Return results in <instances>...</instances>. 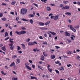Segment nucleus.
<instances>
[{
    "label": "nucleus",
    "mask_w": 80,
    "mask_h": 80,
    "mask_svg": "<svg viewBox=\"0 0 80 80\" xmlns=\"http://www.w3.org/2000/svg\"><path fill=\"white\" fill-rule=\"evenodd\" d=\"M22 21H26V22H28V20H26L24 18H22Z\"/></svg>",
    "instance_id": "29"
},
{
    "label": "nucleus",
    "mask_w": 80,
    "mask_h": 80,
    "mask_svg": "<svg viewBox=\"0 0 80 80\" xmlns=\"http://www.w3.org/2000/svg\"><path fill=\"white\" fill-rule=\"evenodd\" d=\"M55 47H56V48L57 49H58V48H60V47L58 46H55Z\"/></svg>",
    "instance_id": "54"
},
{
    "label": "nucleus",
    "mask_w": 80,
    "mask_h": 80,
    "mask_svg": "<svg viewBox=\"0 0 80 80\" xmlns=\"http://www.w3.org/2000/svg\"><path fill=\"white\" fill-rule=\"evenodd\" d=\"M43 55H44L45 57H47V56L48 55V54H47V53H46L45 52H43Z\"/></svg>",
    "instance_id": "26"
},
{
    "label": "nucleus",
    "mask_w": 80,
    "mask_h": 80,
    "mask_svg": "<svg viewBox=\"0 0 80 80\" xmlns=\"http://www.w3.org/2000/svg\"><path fill=\"white\" fill-rule=\"evenodd\" d=\"M79 27H80L79 25H78L74 27V28H78Z\"/></svg>",
    "instance_id": "46"
},
{
    "label": "nucleus",
    "mask_w": 80,
    "mask_h": 80,
    "mask_svg": "<svg viewBox=\"0 0 80 80\" xmlns=\"http://www.w3.org/2000/svg\"><path fill=\"white\" fill-rule=\"evenodd\" d=\"M2 50H4V51H5V50H6V48H5V46H4L2 48Z\"/></svg>",
    "instance_id": "32"
},
{
    "label": "nucleus",
    "mask_w": 80,
    "mask_h": 80,
    "mask_svg": "<svg viewBox=\"0 0 80 80\" xmlns=\"http://www.w3.org/2000/svg\"><path fill=\"white\" fill-rule=\"evenodd\" d=\"M3 15V13H0V17H2Z\"/></svg>",
    "instance_id": "45"
},
{
    "label": "nucleus",
    "mask_w": 80,
    "mask_h": 80,
    "mask_svg": "<svg viewBox=\"0 0 80 80\" xmlns=\"http://www.w3.org/2000/svg\"><path fill=\"white\" fill-rule=\"evenodd\" d=\"M21 34H24L26 33V31H21Z\"/></svg>",
    "instance_id": "19"
},
{
    "label": "nucleus",
    "mask_w": 80,
    "mask_h": 80,
    "mask_svg": "<svg viewBox=\"0 0 80 80\" xmlns=\"http://www.w3.org/2000/svg\"><path fill=\"white\" fill-rule=\"evenodd\" d=\"M50 33H52L53 35H56V33H55L54 32H52L51 31L49 32Z\"/></svg>",
    "instance_id": "22"
},
{
    "label": "nucleus",
    "mask_w": 80,
    "mask_h": 80,
    "mask_svg": "<svg viewBox=\"0 0 80 80\" xmlns=\"http://www.w3.org/2000/svg\"><path fill=\"white\" fill-rule=\"evenodd\" d=\"M65 15H68L69 16H70L71 15V12H67L65 13Z\"/></svg>",
    "instance_id": "14"
},
{
    "label": "nucleus",
    "mask_w": 80,
    "mask_h": 80,
    "mask_svg": "<svg viewBox=\"0 0 80 80\" xmlns=\"http://www.w3.org/2000/svg\"><path fill=\"white\" fill-rule=\"evenodd\" d=\"M28 45H33L34 44H33V42H29L28 43Z\"/></svg>",
    "instance_id": "10"
},
{
    "label": "nucleus",
    "mask_w": 80,
    "mask_h": 80,
    "mask_svg": "<svg viewBox=\"0 0 80 80\" xmlns=\"http://www.w3.org/2000/svg\"><path fill=\"white\" fill-rule=\"evenodd\" d=\"M67 54H69V55H70L72 53V51H70L69 50H68L67 51Z\"/></svg>",
    "instance_id": "8"
},
{
    "label": "nucleus",
    "mask_w": 80,
    "mask_h": 80,
    "mask_svg": "<svg viewBox=\"0 0 80 80\" xmlns=\"http://www.w3.org/2000/svg\"><path fill=\"white\" fill-rule=\"evenodd\" d=\"M29 17H35V15L33 14H29Z\"/></svg>",
    "instance_id": "33"
},
{
    "label": "nucleus",
    "mask_w": 80,
    "mask_h": 80,
    "mask_svg": "<svg viewBox=\"0 0 80 80\" xmlns=\"http://www.w3.org/2000/svg\"><path fill=\"white\" fill-rule=\"evenodd\" d=\"M15 62H13L11 64L9 65V66L12 67V66H15Z\"/></svg>",
    "instance_id": "7"
},
{
    "label": "nucleus",
    "mask_w": 80,
    "mask_h": 80,
    "mask_svg": "<svg viewBox=\"0 0 80 80\" xmlns=\"http://www.w3.org/2000/svg\"><path fill=\"white\" fill-rule=\"evenodd\" d=\"M77 4H78V5H79L80 6V2H78L77 3Z\"/></svg>",
    "instance_id": "64"
},
{
    "label": "nucleus",
    "mask_w": 80,
    "mask_h": 80,
    "mask_svg": "<svg viewBox=\"0 0 80 80\" xmlns=\"http://www.w3.org/2000/svg\"><path fill=\"white\" fill-rule=\"evenodd\" d=\"M18 53H22V51H18Z\"/></svg>",
    "instance_id": "55"
},
{
    "label": "nucleus",
    "mask_w": 80,
    "mask_h": 80,
    "mask_svg": "<svg viewBox=\"0 0 80 80\" xmlns=\"http://www.w3.org/2000/svg\"><path fill=\"white\" fill-rule=\"evenodd\" d=\"M71 66H72V64H69L67 65V66L68 67H71Z\"/></svg>",
    "instance_id": "50"
},
{
    "label": "nucleus",
    "mask_w": 80,
    "mask_h": 80,
    "mask_svg": "<svg viewBox=\"0 0 80 80\" xmlns=\"http://www.w3.org/2000/svg\"><path fill=\"white\" fill-rule=\"evenodd\" d=\"M17 51H19V50H21V48L20 46H17Z\"/></svg>",
    "instance_id": "24"
},
{
    "label": "nucleus",
    "mask_w": 80,
    "mask_h": 80,
    "mask_svg": "<svg viewBox=\"0 0 80 80\" xmlns=\"http://www.w3.org/2000/svg\"><path fill=\"white\" fill-rule=\"evenodd\" d=\"M64 33L65 36H68V37H70V35H71V33L68 32H65Z\"/></svg>",
    "instance_id": "5"
},
{
    "label": "nucleus",
    "mask_w": 80,
    "mask_h": 80,
    "mask_svg": "<svg viewBox=\"0 0 80 80\" xmlns=\"http://www.w3.org/2000/svg\"><path fill=\"white\" fill-rule=\"evenodd\" d=\"M59 70H64V68L63 67V66H61L59 68Z\"/></svg>",
    "instance_id": "28"
},
{
    "label": "nucleus",
    "mask_w": 80,
    "mask_h": 80,
    "mask_svg": "<svg viewBox=\"0 0 80 80\" xmlns=\"http://www.w3.org/2000/svg\"><path fill=\"white\" fill-rule=\"evenodd\" d=\"M2 5H5V6H6V5H7V4L5 3H2Z\"/></svg>",
    "instance_id": "63"
},
{
    "label": "nucleus",
    "mask_w": 80,
    "mask_h": 80,
    "mask_svg": "<svg viewBox=\"0 0 80 80\" xmlns=\"http://www.w3.org/2000/svg\"><path fill=\"white\" fill-rule=\"evenodd\" d=\"M70 7L68 6H66L64 7H63L62 9L63 10H68Z\"/></svg>",
    "instance_id": "3"
},
{
    "label": "nucleus",
    "mask_w": 80,
    "mask_h": 80,
    "mask_svg": "<svg viewBox=\"0 0 80 80\" xmlns=\"http://www.w3.org/2000/svg\"><path fill=\"white\" fill-rule=\"evenodd\" d=\"M47 65L48 66L47 67V68H49V67H50V65L48 64H47Z\"/></svg>",
    "instance_id": "49"
},
{
    "label": "nucleus",
    "mask_w": 80,
    "mask_h": 80,
    "mask_svg": "<svg viewBox=\"0 0 80 80\" xmlns=\"http://www.w3.org/2000/svg\"><path fill=\"white\" fill-rule=\"evenodd\" d=\"M18 78H12V80H17Z\"/></svg>",
    "instance_id": "39"
},
{
    "label": "nucleus",
    "mask_w": 80,
    "mask_h": 80,
    "mask_svg": "<svg viewBox=\"0 0 80 80\" xmlns=\"http://www.w3.org/2000/svg\"><path fill=\"white\" fill-rule=\"evenodd\" d=\"M42 2H44V3H46V2H47V0H41Z\"/></svg>",
    "instance_id": "44"
},
{
    "label": "nucleus",
    "mask_w": 80,
    "mask_h": 80,
    "mask_svg": "<svg viewBox=\"0 0 80 80\" xmlns=\"http://www.w3.org/2000/svg\"><path fill=\"white\" fill-rule=\"evenodd\" d=\"M12 58L14 59H15V58H17V55H13L12 56Z\"/></svg>",
    "instance_id": "27"
},
{
    "label": "nucleus",
    "mask_w": 80,
    "mask_h": 80,
    "mask_svg": "<svg viewBox=\"0 0 80 80\" xmlns=\"http://www.w3.org/2000/svg\"><path fill=\"white\" fill-rule=\"evenodd\" d=\"M48 69L49 72H50V73L52 72V69H50V68H48Z\"/></svg>",
    "instance_id": "37"
},
{
    "label": "nucleus",
    "mask_w": 80,
    "mask_h": 80,
    "mask_svg": "<svg viewBox=\"0 0 80 80\" xmlns=\"http://www.w3.org/2000/svg\"><path fill=\"white\" fill-rule=\"evenodd\" d=\"M31 79H35L36 80H38L37 78L35 77L31 76Z\"/></svg>",
    "instance_id": "9"
},
{
    "label": "nucleus",
    "mask_w": 80,
    "mask_h": 80,
    "mask_svg": "<svg viewBox=\"0 0 80 80\" xmlns=\"http://www.w3.org/2000/svg\"><path fill=\"white\" fill-rule=\"evenodd\" d=\"M44 36L46 38H47V34L46 33H45L44 34Z\"/></svg>",
    "instance_id": "59"
},
{
    "label": "nucleus",
    "mask_w": 80,
    "mask_h": 80,
    "mask_svg": "<svg viewBox=\"0 0 80 80\" xmlns=\"http://www.w3.org/2000/svg\"><path fill=\"white\" fill-rule=\"evenodd\" d=\"M38 68H40L41 70H42V68L41 66H38Z\"/></svg>",
    "instance_id": "58"
},
{
    "label": "nucleus",
    "mask_w": 80,
    "mask_h": 80,
    "mask_svg": "<svg viewBox=\"0 0 80 80\" xmlns=\"http://www.w3.org/2000/svg\"><path fill=\"white\" fill-rule=\"evenodd\" d=\"M68 27H70V29L72 30H76L75 29L73 28V26L72 25H68Z\"/></svg>",
    "instance_id": "4"
},
{
    "label": "nucleus",
    "mask_w": 80,
    "mask_h": 80,
    "mask_svg": "<svg viewBox=\"0 0 80 80\" xmlns=\"http://www.w3.org/2000/svg\"><path fill=\"white\" fill-rule=\"evenodd\" d=\"M40 29H41V30H47V28L45 27H43L42 28H40Z\"/></svg>",
    "instance_id": "17"
},
{
    "label": "nucleus",
    "mask_w": 80,
    "mask_h": 80,
    "mask_svg": "<svg viewBox=\"0 0 80 80\" xmlns=\"http://www.w3.org/2000/svg\"><path fill=\"white\" fill-rule=\"evenodd\" d=\"M2 20L3 21H6V18H2Z\"/></svg>",
    "instance_id": "41"
},
{
    "label": "nucleus",
    "mask_w": 80,
    "mask_h": 80,
    "mask_svg": "<svg viewBox=\"0 0 80 80\" xmlns=\"http://www.w3.org/2000/svg\"><path fill=\"white\" fill-rule=\"evenodd\" d=\"M21 45L22 47V48L23 49H25V45L23 44H22Z\"/></svg>",
    "instance_id": "13"
},
{
    "label": "nucleus",
    "mask_w": 80,
    "mask_h": 80,
    "mask_svg": "<svg viewBox=\"0 0 80 80\" xmlns=\"http://www.w3.org/2000/svg\"><path fill=\"white\" fill-rule=\"evenodd\" d=\"M10 36L11 37H12V34H13V33H12V32L11 31L10 32Z\"/></svg>",
    "instance_id": "48"
},
{
    "label": "nucleus",
    "mask_w": 80,
    "mask_h": 80,
    "mask_svg": "<svg viewBox=\"0 0 80 80\" xmlns=\"http://www.w3.org/2000/svg\"><path fill=\"white\" fill-rule=\"evenodd\" d=\"M30 40V39L28 38L27 40H26V41L27 42H28Z\"/></svg>",
    "instance_id": "52"
},
{
    "label": "nucleus",
    "mask_w": 80,
    "mask_h": 80,
    "mask_svg": "<svg viewBox=\"0 0 80 80\" xmlns=\"http://www.w3.org/2000/svg\"><path fill=\"white\" fill-rule=\"evenodd\" d=\"M58 16H54L53 19H54V20H57V19H58Z\"/></svg>",
    "instance_id": "6"
},
{
    "label": "nucleus",
    "mask_w": 80,
    "mask_h": 80,
    "mask_svg": "<svg viewBox=\"0 0 80 80\" xmlns=\"http://www.w3.org/2000/svg\"><path fill=\"white\" fill-rule=\"evenodd\" d=\"M8 32H5V36L4 37H8Z\"/></svg>",
    "instance_id": "23"
},
{
    "label": "nucleus",
    "mask_w": 80,
    "mask_h": 80,
    "mask_svg": "<svg viewBox=\"0 0 80 80\" xmlns=\"http://www.w3.org/2000/svg\"><path fill=\"white\" fill-rule=\"evenodd\" d=\"M17 62L18 63L20 62V60L19 59H17Z\"/></svg>",
    "instance_id": "43"
},
{
    "label": "nucleus",
    "mask_w": 80,
    "mask_h": 80,
    "mask_svg": "<svg viewBox=\"0 0 80 80\" xmlns=\"http://www.w3.org/2000/svg\"><path fill=\"white\" fill-rule=\"evenodd\" d=\"M29 22L31 24H33V20L32 19H31L29 20Z\"/></svg>",
    "instance_id": "25"
},
{
    "label": "nucleus",
    "mask_w": 80,
    "mask_h": 80,
    "mask_svg": "<svg viewBox=\"0 0 80 80\" xmlns=\"http://www.w3.org/2000/svg\"><path fill=\"white\" fill-rule=\"evenodd\" d=\"M63 3H64V4H67V3H68V1H63Z\"/></svg>",
    "instance_id": "31"
},
{
    "label": "nucleus",
    "mask_w": 80,
    "mask_h": 80,
    "mask_svg": "<svg viewBox=\"0 0 80 80\" xmlns=\"http://www.w3.org/2000/svg\"><path fill=\"white\" fill-rule=\"evenodd\" d=\"M9 38H10L9 37H8V38H5V40H8V39H9Z\"/></svg>",
    "instance_id": "56"
},
{
    "label": "nucleus",
    "mask_w": 80,
    "mask_h": 80,
    "mask_svg": "<svg viewBox=\"0 0 80 80\" xmlns=\"http://www.w3.org/2000/svg\"><path fill=\"white\" fill-rule=\"evenodd\" d=\"M42 43V44H44V45H47V42L46 41H43Z\"/></svg>",
    "instance_id": "35"
},
{
    "label": "nucleus",
    "mask_w": 80,
    "mask_h": 80,
    "mask_svg": "<svg viewBox=\"0 0 80 80\" xmlns=\"http://www.w3.org/2000/svg\"><path fill=\"white\" fill-rule=\"evenodd\" d=\"M47 9L48 11H50L51 10V8L49 7H47Z\"/></svg>",
    "instance_id": "15"
},
{
    "label": "nucleus",
    "mask_w": 80,
    "mask_h": 80,
    "mask_svg": "<svg viewBox=\"0 0 80 80\" xmlns=\"http://www.w3.org/2000/svg\"><path fill=\"white\" fill-rule=\"evenodd\" d=\"M39 25L40 26H44L45 23L43 22H39Z\"/></svg>",
    "instance_id": "11"
},
{
    "label": "nucleus",
    "mask_w": 80,
    "mask_h": 80,
    "mask_svg": "<svg viewBox=\"0 0 80 80\" xmlns=\"http://www.w3.org/2000/svg\"><path fill=\"white\" fill-rule=\"evenodd\" d=\"M50 23V21H48L47 22H46V23H45V25L46 26H47Z\"/></svg>",
    "instance_id": "18"
},
{
    "label": "nucleus",
    "mask_w": 80,
    "mask_h": 80,
    "mask_svg": "<svg viewBox=\"0 0 80 80\" xmlns=\"http://www.w3.org/2000/svg\"><path fill=\"white\" fill-rule=\"evenodd\" d=\"M15 3H16V2L12 1V5H15Z\"/></svg>",
    "instance_id": "40"
},
{
    "label": "nucleus",
    "mask_w": 80,
    "mask_h": 80,
    "mask_svg": "<svg viewBox=\"0 0 80 80\" xmlns=\"http://www.w3.org/2000/svg\"><path fill=\"white\" fill-rule=\"evenodd\" d=\"M39 38H40V39H43V37H42V36H40L39 37Z\"/></svg>",
    "instance_id": "62"
},
{
    "label": "nucleus",
    "mask_w": 80,
    "mask_h": 80,
    "mask_svg": "<svg viewBox=\"0 0 80 80\" xmlns=\"http://www.w3.org/2000/svg\"><path fill=\"white\" fill-rule=\"evenodd\" d=\"M25 67H28V65H29V64L28 63H26L25 64Z\"/></svg>",
    "instance_id": "38"
},
{
    "label": "nucleus",
    "mask_w": 80,
    "mask_h": 80,
    "mask_svg": "<svg viewBox=\"0 0 80 80\" xmlns=\"http://www.w3.org/2000/svg\"><path fill=\"white\" fill-rule=\"evenodd\" d=\"M33 51L34 52H39V50L37 49V48H36L34 49H33Z\"/></svg>",
    "instance_id": "12"
},
{
    "label": "nucleus",
    "mask_w": 80,
    "mask_h": 80,
    "mask_svg": "<svg viewBox=\"0 0 80 80\" xmlns=\"http://www.w3.org/2000/svg\"><path fill=\"white\" fill-rule=\"evenodd\" d=\"M33 4L34 5V6H35L36 7H37V8H38V5H37V4L35 3H33Z\"/></svg>",
    "instance_id": "34"
},
{
    "label": "nucleus",
    "mask_w": 80,
    "mask_h": 80,
    "mask_svg": "<svg viewBox=\"0 0 80 80\" xmlns=\"http://www.w3.org/2000/svg\"><path fill=\"white\" fill-rule=\"evenodd\" d=\"M9 46H10V49L11 50H13V48L15 47L14 46H13V43H11V44L9 45Z\"/></svg>",
    "instance_id": "2"
},
{
    "label": "nucleus",
    "mask_w": 80,
    "mask_h": 80,
    "mask_svg": "<svg viewBox=\"0 0 80 80\" xmlns=\"http://www.w3.org/2000/svg\"><path fill=\"white\" fill-rule=\"evenodd\" d=\"M59 62L58 61H57L56 62H55L56 64H58L59 63Z\"/></svg>",
    "instance_id": "53"
},
{
    "label": "nucleus",
    "mask_w": 80,
    "mask_h": 80,
    "mask_svg": "<svg viewBox=\"0 0 80 80\" xmlns=\"http://www.w3.org/2000/svg\"><path fill=\"white\" fill-rule=\"evenodd\" d=\"M26 68H27V69H28V70H32V68H31L29 66L27 67Z\"/></svg>",
    "instance_id": "30"
},
{
    "label": "nucleus",
    "mask_w": 80,
    "mask_h": 80,
    "mask_svg": "<svg viewBox=\"0 0 80 80\" xmlns=\"http://www.w3.org/2000/svg\"><path fill=\"white\" fill-rule=\"evenodd\" d=\"M60 7H63V4H61L60 5Z\"/></svg>",
    "instance_id": "61"
},
{
    "label": "nucleus",
    "mask_w": 80,
    "mask_h": 80,
    "mask_svg": "<svg viewBox=\"0 0 80 80\" xmlns=\"http://www.w3.org/2000/svg\"><path fill=\"white\" fill-rule=\"evenodd\" d=\"M55 71L57 73H58V74H59V73H60V72H59L58 70L56 69L55 70Z\"/></svg>",
    "instance_id": "36"
},
{
    "label": "nucleus",
    "mask_w": 80,
    "mask_h": 80,
    "mask_svg": "<svg viewBox=\"0 0 80 80\" xmlns=\"http://www.w3.org/2000/svg\"><path fill=\"white\" fill-rule=\"evenodd\" d=\"M10 14H12V15H14V12H10Z\"/></svg>",
    "instance_id": "60"
},
{
    "label": "nucleus",
    "mask_w": 80,
    "mask_h": 80,
    "mask_svg": "<svg viewBox=\"0 0 80 80\" xmlns=\"http://www.w3.org/2000/svg\"><path fill=\"white\" fill-rule=\"evenodd\" d=\"M22 30H26V28H25V27H22Z\"/></svg>",
    "instance_id": "51"
},
{
    "label": "nucleus",
    "mask_w": 80,
    "mask_h": 80,
    "mask_svg": "<svg viewBox=\"0 0 80 80\" xmlns=\"http://www.w3.org/2000/svg\"><path fill=\"white\" fill-rule=\"evenodd\" d=\"M51 57L52 59H54V58H55V56L54 55H51Z\"/></svg>",
    "instance_id": "20"
},
{
    "label": "nucleus",
    "mask_w": 80,
    "mask_h": 80,
    "mask_svg": "<svg viewBox=\"0 0 80 80\" xmlns=\"http://www.w3.org/2000/svg\"><path fill=\"white\" fill-rule=\"evenodd\" d=\"M45 58H44V56L43 55H42L41 58V60H44Z\"/></svg>",
    "instance_id": "21"
},
{
    "label": "nucleus",
    "mask_w": 80,
    "mask_h": 80,
    "mask_svg": "<svg viewBox=\"0 0 80 80\" xmlns=\"http://www.w3.org/2000/svg\"><path fill=\"white\" fill-rule=\"evenodd\" d=\"M20 12L22 15H25L27 12V9L26 8H22L21 9Z\"/></svg>",
    "instance_id": "1"
},
{
    "label": "nucleus",
    "mask_w": 80,
    "mask_h": 80,
    "mask_svg": "<svg viewBox=\"0 0 80 80\" xmlns=\"http://www.w3.org/2000/svg\"><path fill=\"white\" fill-rule=\"evenodd\" d=\"M32 65V68H35V65Z\"/></svg>",
    "instance_id": "57"
},
{
    "label": "nucleus",
    "mask_w": 80,
    "mask_h": 80,
    "mask_svg": "<svg viewBox=\"0 0 80 80\" xmlns=\"http://www.w3.org/2000/svg\"><path fill=\"white\" fill-rule=\"evenodd\" d=\"M1 73L2 74H3L4 75H6V73H4V72L3 71L1 72Z\"/></svg>",
    "instance_id": "42"
},
{
    "label": "nucleus",
    "mask_w": 80,
    "mask_h": 80,
    "mask_svg": "<svg viewBox=\"0 0 80 80\" xmlns=\"http://www.w3.org/2000/svg\"><path fill=\"white\" fill-rule=\"evenodd\" d=\"M11 38H10V39H9V41H10V42H11V43H13V41H12V40H11Z\"/></svg>",
    "instance_id": "47"
},
{
    "label": "nucleus",
    "mask_w": 80,
    "mask_h": 80,
    "mask_svg": "<svg viewBox=\"0 0 80 80\" xmlns=\"http://www.w3.org/2000/svg\"><path fill=\"white\" fill-rule=\"evenodd\" d=\"M16 33H17V34H18V35H21V31H20L19 32H18L17 31H16Z\"/></svg>",
    "instance_id": "16"
}]
</instances>
